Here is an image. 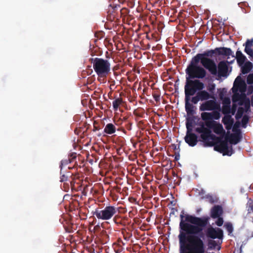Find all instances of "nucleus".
I'll use <instances>...</instances> for the list:
<instances>
[{
  "label": "nucleus",
  "instance_id": "nucleus-1",
  "mask_svg": "<svg viewBox=\"0 0 253 253\" xmlns=\"http://www.w3.org/2000/svg\"><path fill=\"white\" fill-rule=\"evenodd\" d=\"M246 84L239 76L235 79L232 90L234 93L232 101L233 105L230 107V100L229 98L223 99L222 112L225 115L222 122L227 130L231 129L233 125V119L230 114L235 115L237 123L233 127V134H228L225 137V141L217 144L214 147L215 150L222 153L223 155L231 156L233 153L232 146L230 144H236L239 141V131L237 129L240 123L239 120L241 119L242 126L246 127L248 122L247 112L250 108V100L245 96Z\"/></svg>",
  "mask_w": 253,
  "mask_h": 253
},
{
  "label": "nucleus",
  "instance_id": "nucleus-2",
  "mask_svg": "<svg viewBox=\"0 0 253 253\" xmlns=\"http://www.w3.org/2000/svg\"><path fill=\"white\" fill-rule=\"evenodd\" d=\"M205 126L209 128L203 126L201 127L198 128L197 129V131L202 133L201 137L204 140H206L211 133V130L209 128L212 129L214 132L220 136H224L225 135V130L222 125L219 123L213 120H210L206 122Z\"/></svg>",
  "mask_w": 253,
  "mask_h": 253
},
{
  "label": "nucleus",
  "instance_id": "nucleus-3",
  "mask_svg": "<svg viewBox=\"0 0 253 253\" xmlns=\"http://www.w3.org/2000/svg\"><path fill=\"white\" fill-rule=\"evenodd\" d=\"M185 219L188 222L194 225L185 223L183 220H182L180 224V226L182 230L189 233H197L201 230V228L198 226V225L200 223V219L191 215H186Z\"/></svg>",
  "mask_w": 253,
  "mask_h": 253
},
{
  "label": "nucleus",
  "instance_id": "nucleus-4",
  "mask_svg": "<svg viewBox=\"0 0 253 253\" xmlns=\"http://www.w3.org/2000/svg\"><path fill=\"white\" fill-rule=\"evenodd\" d=\"M199 62L195 61V57L192 59L191 64L186 69L187 73L191 78H203L205 76V69L198 66Z\"/></svg>",
  "mask_w": 253,
  "mask_h": 253
},
{
  "label": "nucleus",
  "instance_id": "nucleus-5",
  "mask_svg": "<svg viewBox=\"0 0 253 253\" xmlns=\"http://www.w3.org/2000/svg\"><path fill=\"white\" fill-rule=\"evenodd\" d=\"M203 88V84L199 81H187L185 86V96L190 97L197 91L202 90Z\"/></svg>",
  "mask_w": 253,
  "mask_h": 253
},
{
  "label": "nucleus",
  "instance_id": "nucleus-6",
  "mask_svg": "<svg viewBox=\"0 0 253 253\" xmlns=\"http://www.w3.org/2000/svg\"><path fill=\"white\" fill-rule=\"evenodd\" d=\"M201 61L202 64L212 74L217 73L216 66L211 59L205 56L204 54H199L195 56V61L199 62Z\"/></svg>",
  "mask_w": 253,
  "mask_h": 253
},
{
  "label": "nucleus",
  "instance_id": "nucleus-7",
  "mask_svg": "<svg viewBox=\"0 0 253 253\" xmlns=\"http://www.w3.org/2000/svg\"><path fill=\"white\" fill-rule=\"evenodd\" d=\"M94 68L97 74L102 77L105 76L109 72L110 64L107 61L97 59L94 61Z\"/></svg>",
  "mask_w": 253,
  "mask_h": 253
},
{
  "label": "nucleus",
  "instance_id": "nucleus-8",
  "mask_svg": "<svg viewBox=\"0 0 253 253\" xmlns=\"http://www.w3.org/2000/svg\"><path fill=\"white\" fill-rule=\"evenodd\" d=\"M117 211V209L114 207H107L103 210L96 211L95 215L99 219L108 220L110 219Z\"/></svg>",
  "mask_w": 253,
  "mask_h": 253
},
{
  "label": "nucleus",
  "instance_id": "nucleus-9",
  "mask_svg": "<svg viewBox=\"0 0 253 253\" xmlns=\"http://www.w3.org/2000/svg\"><path fill=\"white\" fill-rule=\"evenodd\" d=\"M220 105L215 101L210 100L206 101L201 104L199 109L201 111H212L219 109Z\"/></svg>",
  "mask_w": 253,
  "mask_h": 253
},
{
  "label": "nucleus",
  "instance_id": "nucleus-10",
  "mask_svg": "<svg viewBox=\"0 0 253 253\" xmlns=\"http://www.w3.org/2000/svg\"><path fill=\"white\" fill-rule=\"evenodd\" d=\"M220 117L219 111H213L211 113L203 112L201 114V118L205 121V124L210 120H218Z\"/></svg>",
  "mask_w": 253,
  "mask_h": 253
},
{
  "label": "nucleus",
  "instance_id": "nucleus-11",
  "mask_svg": "<svg viewBox=\"0 0 253 253\" xmlns=\"http://www.w3.org/2000/svg\"><path fill=\"white\" fill-rule=\"evenodd\" d=\"M187 133L185 137V141L191 146H194L197 142V136L190 132V127L188 124H186Z\"/></svg>",
  "mask_w": 253,
  "mask_h": 253
},
{
  "label": "nucleus",
  "instance_id": "nucleus-12",
  "mask_svg": "<svg viewBox=\"0 0 253 253\" xmlns=\"http://www.w3.org/2000/svg\"><path fill=\"white\" fill-rule=\"evenodd\" d=\"M210 98V94L206 91L203 90L197 93L196 96L192 98L191 101L196 104L199 100H207Z\"/></svg>",
  "mask_w": 253,
  "mask_h": 253
},
{
  "label": "nucleus",
  "instance_id": "nucleus-13",
  "mask_svg": "<svg viewBox=\"0 0 253 253\" xmlns=\"http://www.w3.org/2000/svg\"><path fill=\"white\" fill-rule=\"evenodd\" d=\"M209 236L213 239H221L223 236L222 231L218 228H210L208 230Z\"/></svg>",
  "mask_w": 253,
  "mask_h": 253
},
{
  "label": "nucleus",
  "instance_id": "nucleus-14",
  "mask_svg": "<svg viewBox=\"0 0 253 253\" xmlns=\"http://www.w3.org/2000/svg\"><path fill=\"white\" fill-rule=\"evenodd\" d=\"M228 66L226 62L221 61L218 66V74L220 76H226L228 72Z\"/></svg>",
  "mask_w": 253,
  "mask_h": 253
},
{
  "label": "nucleus",
  "instance_id": "nucleus-15",
  "mask_svg": "<svg viewBox=\"0 0 253 253\" xmlns=\"http://www.w3.org/2000/svg\"><path fill=\"white\" fill-rule=\"evenodd\" d=\"M253 43V40H248L246 43L245 51L251 55L253 56V50L252 49V46Z\"/></svg>",
  "mask_w": 253,
  "mask_h": 253
},
{
  "label": "nucleus",
  "instance_id": "nucleus-16",
  "mask_svg": "<svg viewBox=\"0 0 253 253\" xmlns=\"http://www.w3.org/2000/svg\"><path fill=\"white\" fill-rule=\"evenodd\" d=\"M222 212V209L219 206L214 207L211 210V214L212 217L216 218L219 216Z\"/></svg>",
  "mask_w": 253,
  "mask_h": 253
},
{
  "label": "nucleus",
  "instance_id": "nucleus-17",
  "mask_svg": "<svg viewBox=\"0 0 253 253\" xmlns=\"http://www.w3.org/2000/svg\"><path fill=\"white\" fill-rule=\"evenodd\" d=\"M236 59L238 64L241 66L245 61L246 57L243 55L240 51H237L236 52Z\"/></svg>",
  "mask_w": 253,
  "mask_h": 253
},
{
  "label": "nucleus",
  "instance_id": "nucleus-18",
  "mask_svg": "<svg viewBox=\"0 0 253 253\" xmlns=\"http://www.w3.org/2000/svg\"><path fill=\"white\" fill-rule=\"evenodd\" d=\"M215 50L220 54L228 56L232 54V51L229 48L223 47L216 48Z\"/></svg>",
  "mask_w": 253,
  "mask_h": 253
},
{
  "label": "nucleus",
  "instance_id": "nucleus-19",
  "mask_svg": "<svg viewBox=\"0 0 253 253\" xmlns=\"http://www.w3.org/2000/svg\"><path fill=\"white\" fill-rule=\"evenodd\" d=\"M104 131L109 134H113L115 132V127L112 124H107L104 128Z\"/></svg>",
  "mask_w": 253,
  "mask_h": 253
},
{
  "label": "nucleus",
  "instance_id": "nucleus-20",
  "mask_svg": "<svg viewBox=\"0 0 253 253\" xmlns=\"http://www.w3.org/2000/svg\"><path fill=\"white\" fill-rule=\"evenodd\" d=\"M242 66V70L243 74L248 73L252 68V64L250 62H246L244 65Z\"/></svg>",
  "mask_w": 253,
  "mask_h": 253
},
{
  "label": "nucleus",
  "instance_id": "nucleus-21",
  "mask_svg": "<svg viewBox=\"0 0 253 253\" xmlns=\"http://www.w3.org/2000/svg\"><path fill=\"white\" fill-rule=\"evenodd\" d=\"M190 97L185 96V109L188 113H189L192 111V105L189 103Z\"/></svg>",
  "mask_w": 253,
  "mask_h": 253
},
{
  "label": "nucleus",
  "instance_id": "nucleus-22",
  "mask_svg": "<svg viewBox=\"0 0 253 253\" xmlns=\"http://www.w3.org/2000/svg\"><path fill=\"white\" fill-rule=\"evenodd\" d=\"M121 100L120 99H117L116 100H115V101H113V107L115 109H117L119 106L121 104Z\"/></svg>",
  "mask_w": 253,
  "mask_h": 253
},
{
  "label": "nucleus",
  "instance_id": "nucleus-23",
  "mask_svg": "<svg viewBox=\"0 0 253 253\" xmlns=\"http://www.w3.org/2000/svg\"><path fill=\"white\" fill-rule=\"evenodd\" d=\"M248 211L249 213L251 215V216L253 218V201L250 203V208Z\"/></svg>",
  "mask_w": 253,
  "mask_h": 253
},
{
  "label": "nucleus",
  "instance_id": "nucleus-24",
  "mask_svg": "<svg viewBox=\"0 0 253 253\" xmlns=\"http://www.w3.org/2000/svg\"><path fill=\"white\" fill-rule=\"evenodd\" d=\"M225 226L226 228L227 229V231L230 233H231L233 231V227L232 225L230 223H227L225 225Z\"/></svg>",
  "mask_w": 253,
  "mask_h": 253
},
{
  "label": "nucleus",
  "instance_id": "nucleus-25",
  "mask_svg": "<svg viewBox=\"0 0 253 253\" xmlns=\"http://www.w3.org/2000/svg\"><path fill=\"white\" fill-rule=\"evenodd\" d=\"M247 82L249 84H253V74H250L247 78Z\"/></svg>",
  "mask_w": 253,
  "mask_h": 253
},
{
  "label": "nucleus",
  "instance_id": "nucleus-26",
  "mask_svg": "<svg viewBox=\"0 0 253 253\" xmlns=\"http://www.w3.org/2000/svg\"><path fill=\"white\" fill-rule=\"evenodd\" d=\"M223 222V219L221 218H219L216 222V224L218 226H221L222 225Z\"/></svg>",
  "mask_w": 253,
  "mask_h": 253
},
{
  "label": "nucleus",
  "instance_id": "nucleus-27",
  "mask_svg": "<svg viewBox=\"0 0 253 253\" xmlns=\"http://www.w3.org/2000/svg\"><path fill=\"white\" fill-rule=\"evenodd\" d=\"M253 91V86H250L248 90V94L251 93Z\"/></svg>",
  "mask_w": 253,
  "mask_h": 253
},
{
  "label": "nucleus",
  "instance_id": "nucleus-28",
  "mask_svg": "<svg viewBox=\"0 0 253 253\" xmlns=\"http://www.w3.org/2000/svg\"><path fill=\"white\" fill-rule=\"evenodd\" d=\"M252 105H253V100H252Z\"/></svg>",
  "mask_w": 253,
  "mask_h": 253
}]
</instances>
